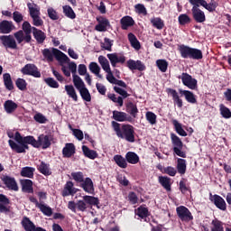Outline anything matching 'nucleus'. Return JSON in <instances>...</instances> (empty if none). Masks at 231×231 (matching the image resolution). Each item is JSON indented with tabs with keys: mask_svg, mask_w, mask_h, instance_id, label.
<instances>
[{
	"mask_svg": "<svg viewBox=\"0 0 231 231\" xmlns=\"http://www.w3.org/2000/svg\"><path fill=\"white\" fill-rule=\"evenodd\" d=\"M107 97L110 100H112V102H114L115 104H118L120 107L124 106V98L122 97H116V95L115 94H107Z\"/></svg>",
	"mask_w": 231,
	"mask_h": 231,
	"instance_id": "nucleus-56",
	"label": "nucleus"
},
{
	"mask_svg": "<svg viewBox=\"0 0 231 231\" xmlns=\"http://www.w3.org/2000/svg\"><path fill=\"white\" fill-rule=\"evenodd\" d=\"M97 24L95 26L96 32H107L111 28V23L104 16L97 17Z\"/></svg>",
	"mask_w": 231,
	"mask_h": 231,
	"instance_id": "nucleus-12",
	"label": "nucleus"
},
{
	"mask_svg": "<svg viewBox=\"0 0 231 231\" xmlns=\"http://www.w3.org/2000/svg\"><path fill=\"white\" fill-rule=\"evenodd\" d=\"M179 24L185 26V24H190V17L187 14H180L178 17Z\"/></svg>",
	"mask_w": 231,
	"mask_h": 231,
	"instance_id": "nucleus-52",
	"label": "nucleus"
},
{
	"mask_svg": "<svg viewBox=\"0 0 231 231\" xmlns=\"http://www.w3.org/2000/svg\"><path fill=\"white\" fill-rule=\"evenodd\" d=\"M21 225L25 231H35V224H33L28 217H23Z\"/></svg>",
	"mask_w": 231,
	"mask_h": 231,
	"instance_id": "nucleus-29",
	"label": "nucleus"
},
{
	"mask_svg": "<svg viewBox=\"0 0 231 231\" xmlns=\"http://www.w3.org/2000/svg\"><path fill=\"white\" fill-rule=\"evenodd\" d=\"M186 88L189 89H198V79L192 78L189 73L183 72L180 76L178 77Z\"/></svg>",
	"mask_w": 231,
	"mask_h": 231,
	"instance_id": "nucleus-7",
	"label": "nucleus"
},
{
	"mask_svg": "<svg viewBox=\"0 0 231 231\" xmlns=\"http://www.w3.org/2000/svg\"><path fill=\"white\" fill-rule=\"evenodd\" d=\"M126 64L131 71H134V69H137V71H145V64L141 60H128Z\"/></svg>",
	"mask_w": 231,
	"mask_h": 231,
	"instance_id": "nucleus-19",
	"label": "nucleus"
},
{
	"mask_svg": "<svg viewBox=\"0 0 231 231\" xmlns=\"http://www.w3.org/2000/svg\"><path fill=\"white\" fill-rule=\"evenodd\" d=\"M220 115L223 116V118H231L230 108L225 106V105H220Z\"/></svg>",
	"mask_w": 231,
	"mask_h": 231,
	"instance_id": "nucleus-57",
	"label": "nucleus"
},
{
	"mask_svg": "<svg viewBox=\"0 0 231 231\" xmlns=\"http://www.w3.org/2000/svg\"><path fill=\"white\" fill-rule=\"evenodd\" d=\"M209 199L212 203H214L217 208H219V210H226V202L225 201V199H223L221 196L217 194L212 195V193H210Z\"/></svg>",
	"mask_w": 231,
	"mask_h": 231,
	"instance_id": "nucleus-13",
	"label": "nucleus"
},
{
	"mask_svg": "<svg viewBox=\"0 0 231 231\" xmlns=\"http://www.w3.org/2000/svg\"><path fill=\"white\" fill-rule=\"evenodd\" d=\"M120 24L122 30H128L131 26H134V20L133 17L126 15L121 18Z\"/></svg>",
	"mask_w": 231,
	"mask_h": 231,
	"instance_id": "nucleus-24",
	"label": "nucleus"
},
{
	"mask_svg": "<svg viewBox=\"0 0 231 231\" xmlns=\"http://www.w3.org/2000/svg\"><path fill=\"white\" fill-rule=\"evenodd\" d=\"M156 66L162 73H165L169 68V62L166 60H157Z\"/></svg>",
	"mask_w": 231,
	"mask_h": 231,
	"instance_id": "nucleus-49",
	"label": "nucleus"
},
{
	"mask_svg": "<svg viewBox=\"0 0 231 231\" xmlns=\"http://www.w3.org/2000/svg\"><path fill=\"white\" fill-rule=\"evenodd\" d=\"M19 106L17 103L14 102V100L8 99L4 103V109L7 115H12V113H15Z\"/></svg>",
	"mask_w": 231,
	"mask_h": 231,
	"instance_id": "nucleus-21",
	"label": "nucleus"
},
{
	"mask_svg": "<svg viewBox=\"0 0 231 231\" xmlns=\"http://www.w3.org/2000/svg\"><path fill=\"white\" fill-rule=\"evenodd\" d=\"M180 93L185 97L187 102L189 104H197L198 100L196 99L194 93L189 90H180Z\"/></svg>",
	"mask_w": 231,
	"mask_h": 231,
	"instance_id": "nucleus-38",
	"label": "nucleus"
},
{
	"mask_svg": "<svg viewBox=\"0 0 231 231\" xmlns=\"http://www.w3.org/2000/svg\"><path fill=\"white\" fill-rule=\"evenodd\" d=\"M0 41L5 48H9L10 50H17V42H15V38H14V36L2 35L0 36Z\"/></svg>",
	"mask_w": 231,
	"mask_h": 231,
	"instance_id": "nucleus-11",
	"label": "nucleus"
},
{
	"mask_svg": "<svg viewBox=\"0 0 231 231\" xmlns=\"http://www.w3.org/2000/svg\"><path fill=\"white\" fill-rule=\"evenodd\" d=\"M136 215L141 217V219H145V217L149 216V209L143 206H141L136 209Z\"/></svg>",
	"mask_w": 231,
	"mask_h": 231,
	"instance_id": "nucleus-53",
	"label": "nucleus"
},
{
	"mask_svg": "<svg viewBox=\"0 0 231 231\" xmlns=\"http://www.w3.org/2000/svg\"><path fill=\"white\" fill-rule=\"evenodd\" d=\"M44 60L47 62H53L56 59L58 62H69V58L64 52L55 48L44 49L42 51Z\"/></svg>",
	"mask_w": 231,
	"mask_h": 231,
	"instance_id": "nucleus-4",
	"label": "nucleus"
},
{
	"mask_svg": "<svg viewBox=\"0 0 231 231\" xmlns=\"http://www.w3.org/2000/svg\"><path fill=\"white\" fill-rule=\"evenodd\" d=\"M3 79L5 88L8 89V91H12V89H14V81H12V76L10 73H5L3 75Z\"/></svg>",
	"mask_w": 231,
	"mask_h": 231,
	"instance_id": "nucleus-39",
	"label": "nucleus"
},
{
	"mask_svg": "<svg viewBox=\"0 0 231 231\" xmlns=\"http://www.w3.org/2000/svg\"><path fill=\"white\" fill-rule=\"evenodd\" d=\"M173 149H183V142L175 134H171Z\"/></svg>",
	"mask_w": 231,
	"mask_h": 231,
	"instance_id": "nucleus-41",
	"label": "nucleus"
},
{
	"mask_svg": "<svg viewBox=\"0 0 231 231\" xmlns=\"http://www.w3.org/2000/svg\"><path fill=\"white\" fill-rule=\"evenodd\" d=\"M73 84L76 89L79 90L81 98L85 102H89L91 100V94L89 93L88 88H86V83H84V80H82L79 76H74Z\"/></svg>",
	"mask_w": 231,
	"mask_h": 231,
	"instance_id": "nucleus-6",
	"label": "nucleus"
},
{
	"mask_svg": "<svg viewBox=\"0 0 231 231\" xmlns=\"http://www.w3.org/2000/svg\"><path fill=\"white\" fill-rule=\"evenodd\" d=\"M10 203V199L5 194H0V212H10V209L6 207Z\"/></svg>",
	"mask_w": 231,
	"mask_h": 231,
	"instance_id": "nucleus-31",
	"label": "nucleus"
},
{
	"mask_svg": "<svg viewBox=\"0 0 231 231\" xmlns=\"http://www.w3.org/2000/svg\"><path fill=\"white\" fill-rule=\"evenodd\" d=\"M14 39H16L18 44H21L23 41H26V35H24L23 31H18L14 32Z\"/></svg>",
	"mask_w": 231,
	"mask_h": 231,
	"instance_id": "nucleus-63",
	"label": "nucleus"
},
{
	"mask_svg": "<svg viewBox=\"0 0 231 231\" xmlns=\"http://www.w3.org/2000/svg\"><path fill=\"white\" fill-rule=\"evenodd\" d=\"M114 162L120 169H127V160L124 156L116 154L114 156Z\"/></svg>",
	"mask_w": 231,
	"mask_h": 231,
	"instance_id": "nucleus-36",
	"label": "nucleus"
},
{
	"mask_svg": "<svg viewBox=\"0 0 231 231\" xmlns=\"http://www.w3.org/2000/svg\"><path fill=\"white\" fill-rule=\"evenodd\" d=\"M21 72L23 75H31L36 79H41V72L35 64H26L22 69Z\"/></svg>",
	"mask_w": 231,
	"mask_h": 231,
	"instance_id": "nucleus-10",
	"label": "nucleus"
},
{
	"mask_svg": "<svg viewBox=\"0 0 231 231\" xmlns=\"http://www.w3.org/2000/svg\"><path fill=\"white\" fill-rule=\"evenodd\" d=\"M15 85L18 88V89H20V91H24L26 89V86H28L26 80L21 78L16 79Z\"/></svg>",
	"mask_w": 231,
	"mask_h": 231,
	"instance_id": "nucleus-61",
	"label": "nucleus"
},
{
	"mask_svg": "<svg viewBox=\"0 0 231 231\" xmlns=\"http://www.w3.org/2000/svg\"><path fill=\"white\" fill-rule=\"evenodd\" d=\"M98 62H99L102 69H104V71H106V80H107L111 76H113V71L111 70V66L109 65V60H107V58L105 56H99Z\"/></svg>",
	"mask_w": 231,
	"mask_h": 231,
	"instance_id": "nucleus-16",
	"label": "nucleus"
},
{
	"mask_svg": "<svg viewBox=\"0 0 231 231\" xmlns=\"http://www.w3.org/2000/svg\"><path fill=\"white\" fill-rule=\"evenodd\" d=\"M75 144H73L72 143H67L62 149L63 158H71V156L75 154Z\"/></svg>",
	"mask_w": 231,
	"mask_h": 231,
	"instance_id": "nucleus-22",
	"label": "nucleus"
},
{
	"mask_svg": "<svg viewBox=\"0 0 231 231\" xmlns=\"http://www.w3.org/2000/svg\"><path fill=\"white\" fill-rule=\"evenodd\" d=\"M211 231H225V227L223 226V222L217 218H215L211 221Z\"/></svg>",
	"mask_w": 231,
	"mask_h": 231,
	"instance_id": "nucleus-40",
	"label": "nucleus"
},
{
	"mask_svg": "<svg viewBox=\"0 0 231 231\" xmlns=\"http://www.w3.org/2000/svg\"><path fill=\"white\" fill-rule=\"evenodd\" d=\"M32 35L39 44H42L46 41V33L36 27H32Z\"/></svg>",
	"mask_w": 231,
	"mask_h": 231,
	"instance_id": "nucleus-26",
	"label": "nucleus"
},
{
	"mask_svg": "<svg viewBox=\"0 0 231 231\" xmlns=\"http://www.w3.org/2000/svg\"><path fill=\"white\" fill-rule=\"evenodd\" d=\"M63 14L66 17L69 19H75L77 17V14H75V11H73V8L69 5H63Z\"/></svg>",
	"mask_w": 231,
	"mask_h": 231,
	"instance_id": "nucleus-46",
	"label": "nucleus"
},
{
	"mask_svg": "<svg viewBox=\"0 0 231 231\" xmlns=\"http://www.w3.org/2000/svg\"><path fill=\"white\" fill-rule=\"evenodd\" d=\"M47 14L51 21H59V14H57V11L53 9V7L48 8Z\"/></svg>",
	"mask_w": 231,
	"mask_h": 231,
	"instance_id": "nucleus-62",
	"label": "nucleus"
},
{
	"mask_svg": "<svg viewBox=\"0 0 231 231\" xmlns=\"http://www.w3.org/2000/svg\"><path fill=\"white\" fill-rule=\"evenodd\" d=\"M113 40L109 38H105L104 42L101 43V48L103 50H106V51H113Z\"/></svg>",
	"mask_w": 231,
	"mask_h": 231,
	"instance_id": "nucleus-54",
	"label": "nucleus"
},
{
	"mask_svg": "<svg viewBox=\"0 0 231 231\" xmlns=\"http://www.w3.org/2000/svg\"><path fill=\"white\" fill-rule=\"evenodd\" d=\"M151 23L152 24V27L157 30H163V27L165 26L163 20L160 17L152 18Z\"/></svg>",
	"mask_w": 231,
	"mask_h": 231,
	"instance_id": "nucleus-45",
	"label": "nucleus"
},
{
	"mask_svg": "<svg viewBox=\"0 0 231 231\" xmlns=\"http://www.w3.org/2000/svg\"><path fill=\"white\" fill-rule=\"evenodd\" d=\"M172 124L176 133L179 134L180 136H187V132L183 130V126H181V124L178 122V120L173 119Z\"/></svg>",
	"mask_w": 231,
	"mask_h": 231,
	"instance_id": "nucleus-44",
	"label": "nucleus"
},
{
	"mask_svg": "<svg viewBox=\"0 0 231 231\" xmlns=\"http://www.w3.org/2000/svg\"><path fill=\"white\" fill-rule=\"evenodd\" d=\"M113 119L116 122H133V117L127 115V113L116 110L113 111Z\"/></svg>",
	"mask_w": 231,
	"mask_h": 231,
	"instance_id": "nucleus-18",
	"label": "nucleus"
},
{
	"mask_svg": "<svg viewBox=\"0 0 231 231\" xmlns=\"http://www.w3.org/2000/svg\"><path fill=\"white\" fill-rule=\"evenodd\" d=\"M32 19V24L33 26H42L44 24V21H42V18H41V14L31 16Z\"/></svg>",
	"mask_w": 231,
	"mask_h": 231,
	"instance_id": "nucleus-64",
	"label": "nucleus"
},
{
	"mask_svg": "<svg viewBox=\"0 0 231 231\" xmlns=\"http://www.w3.org/2000/svg\"><path fill=\"white\" fill-rule=\"evenodd\" d=\"M145 118L151 125H156L158 116L153 112L148 111L145 114Z\"/></svg>",
	"mask_w": 231,
	"mask_h": 231,
	"instance_id": "nucleus-50",
	"label": "nucleus"
},
{
	"mask_svg": "<svg viewBox=\"0 0 231 231\" xmlns=\"http://www.w3.org/2000/svg\"><path fill=\"white\" fill-rule=\"evenodd\" d=\"M106 57L110 60L111 66H113V68H116L117 64H124L125 62V56H124V54H118L115 52L107 54Z\"/></svg>",
	"mask_w": 231,
	"mask_h": 231,
	"instance_id": "nucleus-14",
	"label": "nucleus"
},
{
	"mask_svg": "<svg viewBox=\"0 0 231 231\" xmlns=\"http://www.w3.org/2000/svg\"><path fill=\"white\" fill-rule=\"evenodd\" d=\"M65 91L69 98H72L74 102H79V96L77 95V90H75V87H73V85H66Z\"/></svg>",
	"mask_w": 231,
	"mask_h": 231,
	"instance_id": "nucleus-30",
	"label": "nucleus"
},
{
	"mask_svg": "<svg viewBox=\"0 0 231 231\" xmlns=\"http://www.w3.org/2000/svg\"><path fill=\"white\" fill-rule=\"evenodd\" d=\"M27 7L31 17L41 15V7L35 3H28Z\"/></svg>",
	"mask_w": 231,
	"mask_h": 231,
	"instance_id": "nucleus-33",
	"label": "nucleus"
},
{
	"mask_svg": "<svg viewBox=\"0 0 231 231\" xmlns=\"http://www.w3.org/2000/svg\"><path fill=\"white\" fill-rule=\"evenodd\" d=\"M71 177L77 183H82V181H84V173H82V171L72 172Z\"/></svg>",
	"mask_w": 231,
	"mask_h": 231,
	"instance_id": "nucleus-59",
	"label": "nucleus"
},
{
	"mask_svg": "<svg viewBox=\"0 0 231 231\" xmlns=\"http://www.w3.org/2000/svg\"><path fill=\"white\" fill-rule=\"evenodd\" d=\"M83 199L77 200L76 202L70 200L68 202V208L77 214V212H88V208L90 207H98V198L93 196H83Z\"/></svg>",
	"mask_w": 231,
	"mask_h": 231,
	"instance_id": "nucleus-2",
	"label": "nucleus"
},
{
	"mask_svg": "<svg viewBox=\"0 0 231 231\" xmlns=\"http://www.w3.org/2000/svg\"><path fill=\"white\" fill-rule=\"evenodd\" d=\"M128 40L132 48H134V50L138 51L140 50V48H142V45H140V42L138 41L136 36L133 34V32L128 33Z\"/></svg>",
	"mask_w": 231,
	"mask_h": 231,
	"instance_id": "nucleus-37",
	"label": "nucleus"
},
{
	"mask_svg": "<svg viewBox=\"0 0 231 231\" xmlns=\"http://www.w3.org/2000/svg\"><path fill=\"white\" fill-rule=\"evenodd\" d=\"M89 71L96 75L98 79H104V77L100 74V66L97 62H90L88 65Z\"/></svg>",
	"mask_w": 231,
	"mask_h": 231,
	"instance_id": "nucleus-35",
	"label": "nucleus"
},
{
	"mask_svg": "<svg viewBox=\"0 0 231 231\" xmlns=\"http://www.w3.org/2000/svg\"><path fill=\"white\" fill-rule=\"evenodd\" d=\"M38 171L41 172V174H43V176H51V170L50 169V164L42 162L40 165H38Z\"/></svg>",
	"mask_w": 231,
	"mask_h": 231,
	"instance_id": "nucleus-34",
	"label": "nucleus"
},
{
	"mask_svg": "<svg viewBox=\"0 0 231 231\" xmlns=\"http://www.w3.org/2000/svg\"><path fill=\"white\" fill-rule=\"evenodd\" d=\"M128 113L134 117L136 118L138 115V106L133 103H129L127 106Z\"/></svg>",
	"mask_w": 231,
	"mask_h": 231,
	"instance_id": "nucleus-58",
	"label": "nucleus"
},
{
	"mask_svg": "<svg viewBox=\"0 0 231 231\" xmlns=\"http://www.w3.org/2000/svg\"><path fill=\"white\" fill-rule=\"evenodd\" d=\"M51 135H44L41 134L38 137V140L32 135H27L23 137L21 133L16 132L14 134V141L10 139L8 141L9 147H11L12 151L21 154L23 152H26V150L30 149L28 145H32L35 149H48L51 145Z\"/></svg>",
	"mask_w": 231,
	"mask_h": 231,
	"instance_id": "nucleus-1",
	"label": "nucleus"
},
{
	"mask_svg": "<svg viewBox=\"0 0 231 231\" xmlns=\"http://www.w3.org/2000/svg\"><path fill=\"white\" fill-rule=\"evenodd\" d=\"M15 30V25L12 21L4 20L0 22V33H12Z\"/></svg>",
	"mask_w": 231,
	"mask_h": 231,
	"instance_id": "nucleus-17",
	"label": "nucleus"
},
{
	"mask_svg": "<svg viewBox=\"0 0 231 231\" xmlns=\"http://www.w3.org/2000/svg\"><path fill=\"white\" fill-rule=\"evenodd\" d=\"M112 127L117 138H121V140H125V142H129L130 143H134V134H136V133L134 132V126L128 124L120 125L116 121H112Z\"/></svg>",
	"mask_w": 231,
	"mask_h": 231,
	"instance_id": "nucleus-3",
	"label": "nucleus"
},
{
	"mask_svg": "<svg viewBox=\"0 0 231 231\" xmlns=\"http://www.w3.org/2000/svg\"><path fill=\"white\" fill-rule=\"evenodd\" d=\"M167 93H168V95H171L172 97V100H173L174 104H176L178 106V107H180V108L183 107V100H181V98H180V95L178 94V92L175 89L168 88Z\"/></svg>",
	"mask_w": 231,
	"mask_h": 231,
	"instance_id": "nucleus-25",
	"label": "nucleus"
},
{
	"mask_svg": "<svg viewBox=\"0 0 231 231\" xmlns=\"http://www.w3.org/2000/svg\"><path fill=\"white\" fill-rule=\"evenodd\" d=\"M159 182L163 187V189H165V190L170 192V190H171V178H169V177H159Z\"/></svg>",
	"mask_w": 231,
	"mask_h": 231,
	"instance_id": "nucleus-48",
	"label": "nucleus"
},
{
	"mask_svg": "<svg viewBox=\"0 0 231 231\" xmlns=\"http://www.w3.org/2000/svg\"><path fill=\"white\" fill-rule=\"evenodd\" d=\"M126 163H131V165H136L140 162V156L134 152H128L125 154Z\"/></svg>",
	"mask_w": 231,
	"mask_h": 231,
	"instance_id": "nucleus-28",
	"label": "nucleus"
},
{
	"mask_svg": "<svg viewBox=\"0 0 231 231\" xmlns=\"http://www.w3.org/2000/svg\"><path fill=\"white\" fill-rule=\"evenodd\" d=\"M179 51L182 59H192L193 60H201V59H203V52L201 50L187 45H180L179 47Z\"/></svg>",
	"mask_w": 231,
	"mask_h": 231,
	"instance_id": "nucleus-5",
	"label": "nucleus"
},
{
	"mask_svg": "<svg viewBox=\"0 0 231 231\" xmlns=\"http://www.w3.org/2000/svg\"><path fill=\"white\" fill-rule=\"evenodd\" d=\"M177 171L179 174H185L187 172V161L184 159L177 160Z\"/></svg>",
	"mask_w": 231,
	"mask_h": 231,
	"instance_id": "nucleus-42",
	"label": "nucleus"
},
{
	"mask_svg": "<svg viewBox=\"0 0 231 231\" xmlns=\"http://www.w3.org/2000/svg\"><path fill=\"white\" fill-rule=\"evenodd\" d=\"M38 208L41 210V212H42L44 216L51 217L53 210L50 208V206L42 203V205Z\"/></svg>",
	"mask_w": 231,
	"mask_h": 231,
	"instance_id": "nucleus-51",
	"label": "nucleus"
},
{
	"mask_svg": "<svg viewBox=\"0 0 231 231\" xmlns=\"http://www.w3.org/2000/svg\"><path fill=\"white\" fill-rule=\"evenodd\" d=\"M81 187L85 192L88 194H93L95 192V188L93 187V180L90 178H86L85 180L81 182Z\"/></svg>",
	"mask_w": 231,
	"mask_h": 231,
	"instance_id": "nucleus-27",
	"label": "nucleus"
},
{
	"mask_svg": "<svg viewBox=\"0 0 231 231\" xmlns=\"http://www.w3.org/2000/svg\"><path fill=\"white\" fill-rule=\"evenodd\" d=\"M176 212H177V216L180 219V221L189 223V221H192V219H194L192 213L185 206L178 207L176 208Z\"/></svg>",
	"mask_w": 231,
	"mask_h": 231,
	"instance_id": "nucleus-8",
	"label": "nucleus"
},
{
	"mask_svg": "<svg viewBox=\"0 0 231 231\" xmlns=\"http://www.w3.org/2000/svg\"><path fill=\"white\" fill-rule=\"evenodd\" d=\"M194 21L196 23H205L207 17L205 16V12L201 11L199 7L193 6L191 9Z\"/></svg>",
	"mask_w": 231,
	"mask_h": 231,
	"instance_id": "nucleus-20",
	"label": "nucleus"
},
{
	"mask_svg": "<svg viewBox=\"0 0 231 231\" xmlns=\"http://www.w3.org/2000/svg\"><path fill=\"white\" fill-rule=\"evenodd\" d=\"M106 80L109 81L110 84H116V86H120V88H127V84H125V82L117 79L113 74Z\"/></svg>",
	"mask_w": 231,
	"mask_h": 231,
	"instance_id": "nucleus-55",
	"label": "nucleus"
},
{
	"mask_svg": "<svg viewBox=\"0 0 231 231\" xmlns=\"http://www.w3.org/2000/svg\"><path fill=\"white\" fill-rule=\"evenodd\" d=\"M33 172H35V168L23 167L21 171V176L23 178H33Z\"/></svg>",
	"mask_w": 231,
	"mask_h": 231,
	"instance_id": "nucleus-47",
	"label": "nucleus"
},
{
	"mask_svg": "<svg viewBox=\"0 0 231 231\" xmlns=\"http://www.w3.org/2000/svg\"><path fill=\"white\" fill-rule=\"evenodd\" d=\"M1 180L4 185H5L6 189H8V190H14V192H17L19 190V185L17 184V180H15L14 177L9 175H3L1 177Z\"/></svg>",
	"mask_w": 231,
	"mask_h": 231,
	"instance_id": "nucleus-9",
	"label": "nucleus"
},
{
	"mask_svg": "<svg viewBox=\"0 0 231 231\" xmlns=\"http://www.w3.org/2000/svg\"><path fill=\"white\" fill-rule=\"evenodd\" d=\"M23 192H27V194H33V181L28 179L21 180Z\"/></svg>",
	"mask_w": 231,
	"mask_h": 231,
	"instance_id": "nucleus-23",
	"label": "nucleus"
},
{
	"mask_svg": "<svg viewBox=\"0 0 231 231\" xmlns=\"http://www.w3.org/2000/svg\"><path fill=\"white\" fill-rule=\"evenodd\" d=\"M23 30L25 33V42H30L32 41V32H33V27L28 22L23 23Z\"/></svg>",
	"mask_w": 231,
	"mask_h": 231,
	"instance_id": "nucleus-32",
	"label": "nucleus"
},
{
	"mask_svg": "<svg viewBox=\"0 0 231 231\" xmlns=\"http://www.w3.org/2000/svg\"><path fill=\"white\" fill-rule=\"evenodd\" d=\"M44 82L49 86V88H52L54 89L59 88V82H57L53 78H47L44 79Z\"/></svg>",
	"mask_w": 231,
	"mask_h": 231,
	"instance_id": "nucleus-60",
	"label": "nucleus"
},
{
	"mask_svg": "<svg viewBox=\"0 0 231 231\" xmlns=\"http://www.w3.org/2000/svg\"><path fill=\"white\" fill-rule=\"evenodd\" d=\"M77 194V188H75V184H73V181H67L63 190L61 191V196L63 198H68V196H75Z\"/></svg>",
	"mask_w": 231,
	"mask_h": 231,
	"instance_id": "nucleus-15",
	"label": "nucleus"
},
{
	"mask_svg": "<svg viewBox=\"0 0 231 231\" xmlns=\"http://www.w3.org/2000/svg\"><path fill=\"white\" fill-rule=\"evenodd\" d=\"M82 152H83L84 155L87 158H89L90 160H95V158H97L98 156V154L95 152V150H90L86 145L82 146Z\"/></svg>",
	"mask_w": 231,
	"mask_h": 231,
	"instance_id": "nucleus-43",
	"label": "nucleus"
}]
</instances>
